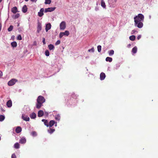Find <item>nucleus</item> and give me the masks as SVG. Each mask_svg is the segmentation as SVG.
<instances>
[{"label": "nucleus", "mask_w": 158, "mask_h": 158, "mask_svg": "<svg viewBox=\"0 0 158 158\" xmlns=\"http://www.w3.org/2000/svg\"><path fill=\"white\" fill-rule=\"evenodd\" d=\"M44 11V10L43 8H42L40 9V12L38 13V15L39 17H41L43 15Z\"/></svg>", "instance_id": "9"}, {"label": "nucleus", "mask_w": 158, "mask_h": 158, "mask_svg": "<svg viewBox=\"0 0 158 158\" xmlns=\"http://www.w3.org/2000/svg\"><path fill=\"white\" fill-rule=\"evenodd\" d=\"M22 118L24 120L26 121H28L29 120L30 118L27 115H25L24 114H22Z\"/></svg>", "instance_id": "8"}, {"label": "nucleus", "mask_w": 158, "mask_h": 158, "mask_svg": "<svg viewBox=\"0 0 158 158\" xmlns=\"http://www.w3.org/2000/svg\"><path fill=\"white\" fill-rule=\"evenodd\" d=\"M30 116L31 118L34 119L36 118V114L35 113L33 112L30 114Z\"/></svg>", "instance_id": "19"}, {"label": "nucleus", "mask_w": 158, "mask_h": 158, "mask_svg": "<svg viewBox=\"0 0 158 158\" xmlns=\"http://www.w3.org/2000/svg\"><path fill=\"white\" fill-rule=\"evenodd\" d=\"M132 31L133 32V33H134L135 31V30H133Z\"/></svg>", "instance_id": "50"}, {"label": "nucleus", "mask_w": 158, "mask_h": 158, "mask_svg": "<svg viewBox=\"0 0 158 158\" xmlns=\"http://www.w3.org/2000/svg\"><path fill=\"white\" fill-rule=\"evenodd\" d=\"M11 11L14 14H15L18 12L17 7L16 6L13 7L11 9Z\"/></svg>", "instance_id": "14"}, {"label": "nucleus", "mask_w": 158, "mask_h": 158, "mask_svg": "<svg viewBox=\"0 0 158 158\" xmlns=\"http://www.w3.org/2000/svg\"><path fill=\"white\" fill-rule=\"evenodd\" d=\"M17 39L19 40H22V37L21 35H19L17 37Z\"/></svg>", "instance_id": "40"}, {"label": "nucleus", "mask_w": 158, "mask_h": 158, "mask_svg": "<svg viewBox=\"0 0 158 158\" xmlns=\"http://www.w3.org/2000/svg\"><path fill=\"white\" fill-rule=\"evenodd\" d=\"M137 47L136 46H135L132 49V52L133 53H135L137 51Z\"/></svg>", "instance_id": "22"}, {"label": "nucleus", "mask_w": 158, "mask_h": 158, "mask_svg": "<svg viewBox=\"0 0 158 158\" xmlns=\"http://www.w3.org/2000/svg\"><path fill=\"white\" fill-rule=\"evenodd\" d=\"M6 105L8 107H10L12 106V103L11 100H9L6 103Z\"/></svg>", "instance_id": "16"}, {"label": "nucleus", "mask_w": 158, "mask_h": 158, "mask_svg": "<svg viewBox=\"0 0 158 158\" xmlns=\"http://www.w3.org/2000/svg\"><path fill=\"white\" fill-rule=\"evenodd\" d=\"M51 0H45V4H50L51 3Z\"/></svg>", "instance_id": "35"}, {"label": "nucleus", "mask_w": 158, "mask_h": 158, "mask_svg": "<svg viewBox=\"0 0 158 158\" xmlns=\"http://www.w3.org/2000/svg\"><path fill=\"white\" fill-rule=\"evenodd\" d=\"M101 6L104 8H106V6L105 4V2L103 0H101Z\"/></svg>", "instance_id": "18"}, {"label": "nucleus", "mask_w": 158, "mask_h": 158, "mask_svg": "<svg viewBox=\"0 0 158 158\" xmlns=\"http://www.w3.org/2000/svg\"><path fill=\"white\" fill-rule=\"evenodd\" d=\"M14 147L16 149H18L19 148V144L18 143H16L14 144Z\"/></svg>", "instance_id": "26"}, {"label": "nucleus", "mask_w": 158, "mask_h": 158, "mask_svg": "<svg viewBox=\"0 0 158 158\" xmlns=\"http://www.w3.org/2000/svg\"><path fill=\"white\" fill-rule=\"evenodd\" d=\"M0 26L1 27V23H0Z\"/></svg>", "instance_id": "53"}, {"label": "nucleus", "mask_w": 158, "mask_h": 158, "mask_svg": "<svg viewBox=\"0 0 158 158\" xmlns=\"http://www.w3.org/2000/svg\"><path fill=\"white\" fill-rule=\"evenodd\" d=\"M25 1L26 2H27L29 0H25Z\"/></svg>", "instance_id": "51"}, {"label": "nucleus", "mask_w": 158, "mask_h": 158, "mask_svg": "<svg viewBox=\"0 0 158 158\" xmlns=\"http://www.w3.org/2000/svg\"><path fill=\"white\" fill-rule=\"evenodd\" d=\"M66 27V23L65 22H62L60 24V28L61 30H64Z\"/></svg>", "instance_id": "4"}, {"label": "nucleus", "mask_w": 158, "mask_h": 158, "mask_svg": "<svg viewBox=\"0 0 158 158\" xmlns=\"http://www.w3.org/2000/svg\"><path fill=\"white\" fill-rule=\"evenodd\" d=\"M144 18V17L142 14H139L138 16H136L134 18L135 24H136L138 23L143 21Z\"/></svg>", "instance_id": "2"}, {"label": "nucleus", "mask_w": 158, "mask_h": 158, "mask_svg": "<svg viewBox=\"0 0 158 158\" xmlns=\"http://www.w3.org/2000/svg\"><path fill=\"white\" fill-rule=\"evenodd\" d=\"M98 51L99 52H100L101 51V45H98L97 47Z\"/></svg>", "instance_id": "37"}, {"label": "nucleus", "mask_w": 158, "mask_h": 158, "mask_svg": "<svg viewBox=\"0 0 158 158\" xmlns=\"http://www.w3.org/2000/svg\"><path fill=\"white\" fill-rule=\"evenodd\" d=\"M135 39V35H132L129 37V39L131 41H134Z\"/></svg>", "instance_id": "25"}, {"label": "nucleus", "mask_w": 158, "mask_h": 158, "mask_svg": "<svg viewBox=\"0 0 158 158\" xmlns=\"http://www.w3.org/2000/svg\"><path fill=\"white\" fill-rule=\"evenodd\" d=\"M135 26H137L139 28H142L143 26V24L142 22H138L136 24H135Z\"/></svg>", "instance_id": "11"}, {"label": "nucleus", "mask_w": 158, "mask_h": 158, "mask_svg": "<svg viewBox=\"0 0 158 158\" xmlns=\"http://www.w3.org/2000/svg\"><path fill=\"white\" fill-rule=\"evenodd\" d=\"M11 158H16V156L15 154H12L11 156Z\"/></svg>", "instance_id": "43"}, {"label": "nucleus", "mask_w": 158, "mask_h": 158, "mask_svg": "<svg viewBox=\"0 0 158 158\" xmlns=\"http://www.w3.org/2000/svg\"><path fill=\"white\" fill-rule=\"evenodd\" d=\"M63 33H64V35H65L67 36H68L69 34V32L68 31H65L64 32H63Z\"/></svg>", "instance_id": "30"}, {"label": "nucleus", "mask_w": 158, "mask_h": 158, "mask_svg": "<svg viewBox=\"0 0 158 158\" xmlns=\"http://www.w3.org/2000/svg\"><path fill=\"white\" fill-rule=\"evenodd\" d=\"M106 77V75L104 73H101L100 74V78L101 80H102L104 79Z\"/></svg>", "instance_id": "12"}, {"label": "nucleus", "mask_w": 158, "mask_h": 158, "mask_svg": "<svg viewBox=\"0 0 158 158\" xmlns=\"http://www.w3.org/2000/svg\"><path fill=\"white\" fill-rule=\"evenodd\" d=\"M106 61H109V62H111L112 60V59L111 57H107L106 58Z\"/></svg>", "instance_id": "24"}, {"label": "nucleus", "mask_w": 158, "mask_h": 158, "mask_svg": "<svg viewBox=\"0 0 158 158\" xmlns=\"http://www.w3.org/2000/svg\"><path fill=\"white\" fill-rule=\"evenodd\" d=\"M60 43V40H58L55 43L56 45H58Z\"/></svg>", "instance_id": "41"}, {"label": "nucleus", "mask_w": 158, "mask_h": 158, "mask_svg": "<svg viewBox=\"0 0 158 158\" xmlns=\"http://www.w3.org/2000/svg\"><path fill=\"white\" fill-rule=\"evenodd\" d=\"M94 48H92L91 49H89L88 50V51L89 52H94Z\"/></svg>", "instance_id": "42"}, {"label": "nucleus", "mask_w": 158, "mask_h": 158, "mask_svg": "<svg viewBox=\"0 0 158 158\" xmlns=\"http://www.w3.org/2000/svg\"><path fill=\"white\" fill-rule=\"evenodd\" d=\"M11 45L12 47L14 48L17 46V44L15 41H13L11 43Z\"/></svg>", "instance_id": "21"}, {"label": "nucleus", "mask_w": 158, "mask_h": 158, "mask_svg": "<svg viewBox=\"0 0 158 158\" xmlns=\"http://www.w3.org/2000/svg\"><path fill=\"white\" fill-rule=\"evenodd\" d=\"M22 131V128L20 127H18L15 129L16 132L19 133L20 132Z\"/></svg>", "instance_id": "17"}, {"label": "nucleus", "mask_w": 158, "mask_h": 158, "mask_svg": "<svg viewBox=\"0 0 158 158\" xmlns=\"http://www.w3.org/2000/svg\"><path fill=\"white\" fill-rule=\"evenodd\" d=\"M41 24L39 22H38L37 23V32L38 33H39L40 31L41 30Z\"/></svg>", "instance_id": "7"}, {"label": "nucleus", "mask_w": 158, "mask_h": 158, "mask_svg": "<svg viewBox=\"0 0 158 158\" xmlns=\"http://www.w3.org/2000/svg\"><path fill=\"white\" fill-rule=\"evenodd\" d=\"M44 114V113L43 110H40L38 112V116L40 117H41Z\"/></svg>", "instance_id": "13"}, {"label": "nucleus", "mask_w": 158, "mask_h": 158, "mask_svg": "<svg viewBox=\"0 0 158 158\" xmlns=\"http://www.w3.org/2000/svg\"><path fill=\"white\" fill-rule=\"evenodd\" d=\"M114 52L113 50H111L109 52V55L110 56H111L114 54Z\"/></svg>", "instance_id": "33"}, {"label": "nucleus", "mask_w": 158, "mask_h": 158, "mask_svg": "<svg viewBox=\"0 0 158 158\" xmlns=\"http://www.w3.org/2000/svg\"><path fill=\"white\" fill-rule=\"evenodd\" d=\"M45 54L47 56H48L49 55V52L48 50H46L45 52Z\"/></svg>", "instance_id": "38"}, {"label": "nucleus", "mask_w": 158, "mask_h": 158, "mask_svg": "<svg viewBox=\"0 0 158 158\" xmlns=\"http://www.w3.org/2000/svg\"><path fill=\"white\" fill-rule=\"evenodd\" d=\"M31 1L32 2H36L37 0H31Z\"/></svg>", "instance_id": "48"}, {"label": "nucleus", "mask_w": 158, "mask_h": 158, "mask_svg": "<svg viewBox=\"0 0 158 158\" xmlns=\"http://www.w3.org/2000/svg\"><path fill=\"white\" fill-rule=\"evenodd\" d=\"M45 114H46V115L48 116V113L47 112H45Z\"/></svg>", "instance_id": "47"}, {"label": "nucleus", "mask_w": 158, "mask_h": 158, "mask_svg": "<svg viewBox=\"0 0 158 158\" xmlns=\"http://www.w3.org/2000/svg\"><path fill=\"white\" fill-rule=\"evenodd\" d=\"M55 119L59 121L60 119V117L59 114H57L55 117Z\"/></svg>", "instance_id": "34"}, {"label": "nucleus", "mask_w": 158, "mask_h": 158, "mask_svg": "<svg viewBox=\"0 0 158 158\" xmlns=\"http://www.w3.org/2000/svg\"><path fill=\"white\" fill-rule=\"evenodd\" d=\"M17 81V80L16 79H12L8 82V84L9 86L13 85H14Z\"/></svg>", "instance_id": "3"}, {"label": "nucleus", "mask_w": 158, "mask_h": 158, "mask_svg": "<svg viewBox=\"0 0 158 158\" xmlns=\"http://www.w3.org/2000/svg\"><path fill=\"white\" fill-rule=\"evenodd\" d=\"M2 0H0V3L2 1Z\"/></svg>", "instance_id": "52"}, {"label": "nucleus", "mask_w": 158, "mask_h": 158, "mask_svg": "<svg viewBox=\"0 0 158 158\" xmlns=\"http://www.w3.org/2000/svg\"><path fill=\"white\" fill-rule=\"evenodd\" d=\"M26 142V139L24 138H22L19 141V143L23 144L24 143Z\"/></svg>", "instance_id": "20"}, {"label": "nucleus", "mask_w": 158, "mask_h": 158, "mask_svg": "<svg viewBox=\"0 0 158 158\" xmlns=\"http://www.w3.org/2000/svg\"><path fill=\"white\" fill-rule=\"evenodd\" d=\"M51 24L50 23H47L46 24L45 27V30L46 32H47L48 30L51 29Z\"/></svg>", "instance_id": "10"}, {"label": "nucleus", "mask_w": 158, "mask_h": 158, "mask_svg": "<svg viewBox=\"0 0 158 158\" xmlns=\"http://www.w3.org/2000/svg\"><path fill=\"white\" fill-rule=\"evenodd\" d=\"M49 123L47 120H46V121L44 123V125L47 126V127H49Z\"/></svg>", "instance_id": "32"}, {"label": "nucleus", "mask_w": 158, "mask_h": 158, "mask_svg": "<svg viewBox=\"0 0 158 158\" xmlns=\"http://www.w3.org/2000/svg\"><path fill=\"white\" fill-rule=\"evenodd\" d=\"M45 99L42 96H39L37 99V103L36 104V108L39 109L43 106V104L45 102Z\"/></svg>", "instance_id": "1"}, {"label": "nucleus", "mask_w": 158, "mask_h": 158, "mask_svg": "<svg viewBox=\"0 0 158 158\" xmlns=\"http://www.w3.org/2000/svg\"><path fill=\"white\" fill-rule=\"evenodd\" d=\"M48 47L50 50H53L54 48V47L53 45L50 44L48 46Z\"/></svg>", "instance_id": "23"}, {"label": "nucleus", "mask_w": 158, "mask_h": 158, "mask_svg": "<svg viewBox=\"0 0 158 158\" xmlns=\"http://www.w3.org/2000/svg\"><path fill=\"white\" fill-rule=\"evenodd\" d=\"M2 76V72L0 71V77Z\"/></svg>", "instance_id": "46"}, {"label": "nucleus", "mask_w": 158, "mask_h": 158, "mask_svg": "<svg viewBox=\"0 0 158 158\" xmlns=\"http://www.w3.org/2000/svg\"><path fill=\"white\" fill-rule=\"evenodd\" d=\"M43 43L44 44H45L46 42H45V40L44 38H43Z\"/></svg>", "instance_id": "44"}, {"label": "nucleus", "mask_w": 158, "mask_h": 158, "mask_svg": "<svg viewBox=\"0 0 158 158\" xmlns=\"http://www.w3.org/2000/svg\"><path fill=\"white\" fill-rule=\"evenodd\" d=\"M54 124H55V126H57V123H56L54 120H51L49 123V127H52Z\"/></svg>", "instance_id": "6"}, {"label": "nucleus", "mask_w": 158, "mask_h": 158, "mask_svg": "<svg viewBox=\"0 0 158 158\" xmlns=\"http://www.w3.org/2000/svg\"><path fill=\"white\" fill-rule=\"evenodd\" d=\"M46 119H42V121L43 122H44V123L46 121Z\"/></svg>", "instance_id": "49"}, {"label": "nucleus", "mask_w": 158, "mask_h": 158, "mask_svg": "<svg viewBox=\"0 0 158 158\" xmlns=\"http://www.w3.org/2000/svg\"><path fill=\"white\" fill-rule=\"evenodd\" d=\"M64 35V33L63 32H61L59 34V37L61 38Z\"/></svg>", "instance_id": "39"}, {"label": "nucleus", "mask_w": 158, "mask_h": 158, "mask_svg": "<svg viewBox=\"0 0 158 158\" xmlns=\"http://www.w3.org/2000/svg\"><path fill=\"white\" fill-rule=\"evenodd\" d=\"M31 134L33 136H35L37 135V133L35 131H32L31 133Z\"/></svg>", "instance_id": "28"}, {"label": "nucleus", "mask_w": 158, "mask_h": 158, "mask_svg": "<svg viewBox=\"0 0 158 158\" xmlns=\"http://www.w3.org/2000/svg\"><path fill=\"white\" fill-rule=\"evenodd\" d=\"M56 9L55 7H49L48 8H46L44 10V12L46 13L48 12H52L55 10Z\"/></svg>", "instance_id": "5"}, {"label": "nucleus", "mask_w": 158, "mask_h": 158, "mask_svg": "<svg viewBox=\"0 0 158 158\" xmlns=\"http://www.w3.org/2000/svg\"><path fill=\"white\" fill-rule=\"evenodd\" d=\"M27 10V6L26 5H24L22 9V11L23 12L25 13H26Z\"/></svg>", "instance_id": "15"}, {"label": "nucleus", "mask_w": 158, "mask_h": 158, "mask_svg": "<svg viewBox=\"0 0 158 158\" xmlns=\"http://www.w3.org/2000/svg\"><path fill=\"white\" fill-rule=\"evenodd\" d=\"M55 131V129H50V130H48V131L49 133L51 134L53 133Z\"/></svg>", "instance_id": "29"}, {"label": "nucleus", "mask_w": 158, "mask_h": 158, "mask_svg": "<svg viewBox=\"0 0 158 158\" xmlns=\"http://www.w3.org/2000/svg\"><path fill=\"white\" fill-rule=\"evenodd\" d=\"M5 116L3 115H0V121H2L5 119Z\"/></svg>", "instance_id": "27"}, {"label": "nucleus", "mask_w": 158, "mask_h": 158, "mask_svg": "<svg viewBox=\"0 0 158 158\" xmlns=\"http://www.w3.org/2000/svg\"><path fill=\"white\" fill-rule=\"evenodd\" d=\"M13 29V26L12 25L10 26L9 27L8 29V31H12Z\"/></svg>", "instance_id": "31"}, {"label": "nucleus", "mask_w": 158, "mask_h": 158, "mask_svg": "<svg viewBox=\"0 0 158 158\" xmlns=\"http://www.w3.org/2000/svg\"><path fill=\"white\" fill-rule=\"evenodd\" d=\"M141 35H139L138 36H137V39L138 40H139L140 38H141Z\"/></svg>", "instance_id": "45"}, {"label": "nucleus", "mask_w": 158, "mask_h": 158, "mask_svg": "<svg viewBox=\"0 0 158 158\" xmlns=\"http://www.w3.org/2000/svg\"><path fill=\"white\" fill-rule=\"evenodd\" d=\"M19 16H20L19 14V13H18L14 15V19H17V18H18Z\"/></svg>", "instance_id": "36"}]
</instances>
